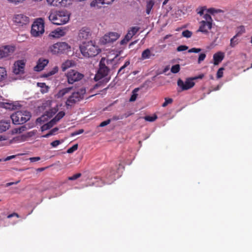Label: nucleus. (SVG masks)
Masks as SVG:
<instances>
[{"instance_id":"f257e3e1","label":"nucleus","mask_w":252,"mask_h":252,"mask_svg":"<svg viewBox=\"0 0 252 252\" xmlns=\"http://www.w3.org/2000/svg\"><path fill=\"white\" fill-rule=\"evenodd\" d=\"M82 45L80 46L82 54L86 58H91L96 56L100 51L98 47L92 41L85 42L82 41Z\"/></svg>"},{"instance_id":"f03ea898","label":"nucleus","mask_w":252,"mask_h":252,"mask_svg":"<svg viewBox=\"0 0 252 252\" xmlns=\"http://www.w3.org/2000/svg\"><path fill=\"white\" fill-rule=\"evenodd\" d=\"M48 18L53 24L61 25L68 22L69 15L66 11H56L51 13Z\"/></svg>"},{"instance_id":"7ed1b4c3","label":"nucleus","mask_w":252,"mask_h":252,"mask_svg":"<svg viewBox=\"0 0 252 252\" xmlns=\"http://www.w3.org/2000/svg\"><path fill=\"white\" fill-rule=\"evenodd\" d=\"M10 118L14 124H23L30 119L31 114L27 110L18 111L12 114Z\"/></svg>"},{"instance_id":"20e7f679","label":"nucleus","mask_w":252,"mask_h":252,"mask_svg":"<svg viewBox=\"0 0 252 252\" xmlns=\"http://www.w3.org/2000/svg\"><path fill=\"white\" fill-rule=\"evenodd\" d=\"M70 46L65 42H59L49 46L48 52L53 55L63 54L70 50Z\"/></svg>"},{"instance_id":"39448f33","label":"nucleus","mask_w":252,"mask_h":252,"mask_svg":"<svg viewBox=\"0 0 252 252\" xmlns=\"http://www.w3.org/2000/svg\"><path fill=\"white\" fill-rule=\"evenodd\" d=\"M32 35L34 37L42 35L44 32V21L40 18L37 19L33 23L31 31Z\"/></svg>"},{"instance_id":"423d86ee","label":"nucleus","mask_w":252,"mask_h":252,"mask_svg":"<svg viewBox=\"0 0 252 252\" xmlns=\"http://www.w3.org/2000/svg\"><path fill=\"white\" fill-rule=\"evenodd\" d=\"M86 90L84 89H81L79 91L73 93L65 102L67 108H68L69 106H71L76 102L83 99Z\"/></svg>"},{"instance_id":"0eeeda50","label":"nucleus","mask_w":252,"mask_h":252,"mask_svg":"<svg viewBox=\"0 0 252 252\" xmlns=\"http://www.w3.org/2000/svg\"><path fill=\"white\" fill-rule=\"evenodd\" d=\"M67 82L72 84L75 82H78L84 77V75L78 71L71 69L66 73Z\"/></svg>"},{"instance_id":"6e6552de","label":"nucleus","mask_w":252,"mask_h":252,"mask_svg":"<svg viewBox=\"0 0 252 252\" xmlns=\"http://www.w3.org/2000/svg\"><path fill=\"white\" fill-rule=\"evenodd\" d=\"M13 21L16 26L22 27L29 23L30 18L24 14H17L13 16Z\"/></svg>"},{"instance_id":"1a4fd4ad","label":"nucleus","mask_w":252,"mask_h":252,"mask_svg":"<svg viewBox=\"0 0 252 252\" xmlns=\"http://www.w3.org/2000/svg\"><path fill=\"white\" fill-rule=\"evenodd\" d=\"M109 71V68L101 61L99 63V69L94 76V80L97 81L101 79L108 75Z\"/></svg>"},{"instance_id":"9d476101","label":"nucleus","mask_w":252,"mask_h":252,"mask_svg":"<svg viewBox=\"0 0 252 252\" xmlns=\"http://www.w3.org/2000/svg\"><path fill=\"white\" fill-rule=\"evenodd\" d=\"M15 50V47L14 46L5 45L0 47V59L8 57Z\"/></svg>"},{"instance_id":"9b49d317","label":"nucleus","mask_w":252,"mask_h":252,"mask_svg":"<svg viewBox=\"0 0 252 252\" xmlns=\"http://www.w3.org/2000/svg\"><path fill=\"white\" fill-rule=\"evenodd\" d=\"M177 84L183 91H184L192 88L194 86L195 83L193 81L192 78H190L187 79L185 82L179 79L178 80Z\"/></svg>"},{"instance_id":"f8f14e48","label":"nucleus","mask_w":252,"mask_h":252,"mask_svg":"<svg viewBox=\"0 0 252 252\" xmlns=\"http://www.w3.org/2000/svg\"><path fill=\"white\" fill-rule=\"evenodd\" d=\"M212 28V23L209 22H206L201 21L200 22V26L198 30L196 32H201L205 34L208 33V31L211 30Z\"/></svg>"},{"instance_id":"ddd939ff","label":"nucleus","mask_w":252,"mask_h":252,"mask_svg":"<svg viewBox=\"0 0 252 252\" xmlns=\"http://www.w3.org/2000/svg\"><path fill=\"white\" fill-rule=\"evenodd\" d=\"M91 33L89 29L87 28H82L79 32L78 38L80 40H87L90 38Z\"/></svg>"},{"instance_id":"4468645a","label":"nucleus","mask_w":252,"mask_h":252,"mask_svg":"<svg viewBox=\"0 0 252 252\" xmlns=\"http://www.w3.org/2000/svg\"><path fill=\"white\" fill-rule=\"evenodd\" d=\"M25 66V63L22 60L18 61L14 64L13 72L15 74H19L23 72Z\"/></svg>"},{"instance_id":"2eb2a0df","label":"nucleus","mask_w":252,"mask_h":252,"mask_svg":"<svg viewBox=\"0 0 252 252\" xmlns=\"http://www.w3.org/2000/svg\"><path fill=\"white\" fill-rule=\"evenodd\" d=\"M120 36V35L115 32H111L107 34H105L103 37L104 42L110 43L116 41Z\"/></svg>"},{"instance_id":"dca6fc26","label":"nucleus","mask_w":252,"mask_h":252,"mask_svg":"<svg viewBox=\"0 0 252 252\" xmlns=\"http://www.w3.org/2000/svg\"><path fill=\"white\" fill-rule=\"evenodd\" d=\"M66 32L65 30L57 28L52 31L49 34V36L52 38H58L65 35Z\"/></svg>"},{"instance_id":"f3484780","label":"nucleus","mask_w":252,"mask_h":252,"mask_svg":"<svg viewBox=\"0 0 252 252\" xmlns=\"http://www.w3.org/2000/svg\"><path fill=\"white\" fill-rule=\"evenodd\" d=\"M115 174L116 172L114 170L110 169L108 173H107L105 177L104 181L107 184H111L115 180Z\"/></svg>"},{"instance_id":"a211bd4d","label":"nucleus","mask_w":252,"mask_h":252,"mask_svg":"<svg viewBox=\"0 0 252 252\" xmlns=\"http://www.w3.org/2000/svg\"><path fill=\"white\" fill-rule=\"evenodd\" d=\"M48 60L46 59H39L37 65L34 67V70L36 71H41L48 64Z\"/></svg>"},{"instance_id":"6ab92c4d","label":"nucleus","mask_w":252,"mask_h":252,"mask_svg":"<svg viewBox=\"0 0 252 252\" xmlns=\"http://www.w3.org/2000/svg\"><path fill=\"white\" fill-rule=\"evenodd\" d=\"M224 57V53L221 52H218L213 55L214 64L218 65L220 63Z\"/></svg>"},{"instance_id":"aec40b11","label":"nucleus","mask_w":252,"mask_h":252,"mask_svg":"<svg viewBox=\"0 0 252 252\" xmlns=\"http://www.w3.org/2000/svg\"><path fill=\"white\" fill-rule=\"evenodd\" d=\"M10 126V122L9 121H0V133L5 131L9 129Z\"/></svg>"},{"instance_id":"412c9836","label":"nucleus","mask_w":252,"mask_h":252,"mask_svg":"<svg viewBox=\"0 0 252 252\" xmlns=\"http://www.w3.org/2000/svg\"><path fill=\"white\" fill-rule=\"evenodd\" d=\"M2 106L3 108L10 110L16 109L18 106H20L16 102H4Z\"/></svg>"},{"instance_id":"4be33fe9","label":"nucleus","mask_w":252,"mask_h":252,"mask_svg":"<svg viewBox=\"0 0 252 252\" xmlns=\"http://www.w3.org/2000/svg\"><path fill=\"white\" fill-rule=\"evenodd\" d=\"M74 65V63L73 61L71 60H67L62 64V71H64L68 68L73 66Z\"/></svg>"},{"instance_id":"5701e85b","label":"nucleus","mask_w":252,"mask_h":252,"mask_svg":"<svg viewBox=\"0 0 252 252\" xmlns=\"http://www.w3.org/2000/svg\"><path fill=\"white\" fill-rule=\"evenodd\" d=\"M151 56H154V54H152L150 49L147 48L142 52L141 59L142 60L149 59Z\"/></svg>"},{"instance_id":"b1692460","label":"nucleus","mask_w":252,"mask_h":252,"mask_svg":"<svg viewBox=\"0 0 252 252\" xmlns=\"http://www.w3.org/2000/svg\"><path fill=\"white\" fill-rule=\"evenodd\" d=\"M72 89V87H68L63 89L62 90H60L57 94V97L60 98L63 97L66 94L68 93Z\"/></svg>"},{"instance_id":"393cba45","label":"nucleus","mask_w":252,"mask_h":252,"mask_svg":"<svg viewBox=\"0 0 252 252\" xmlns=\"http://www.w3.org/2000/svg\"><path fill=\"white\" fill-rule=\"evenodd\" d=\"M103 4H104V3L102 0H94L91 2L90 6L92 7L99 8Z\"/></svg>"},{"instance_id":"a878e982","label":"nucleus","mask_w":252,"mask_h":252,"mask_svg":"<svg viewBox=\"0 0 252 252\" xmlns=\"http://www.w3.org/2000/svg\"><path fill=\"white\" fill-rule=\"evenodd\" d=\"M63 0H46L49 5L56 6H59L60 4H64Z\"/></svg>"},{"instance_id":"bb28decb","label":"nucleus","mask_w":252,"mask_h":252,"mask_svg":"<svg viewBox=\"0 0 252 252\" xmlns=\"http://www.w3.org/2000/svg\"><path fill=\"white\" fill-rule=\"evenodd\" d=\"M56 121L55 120H54V118L51 120L49 122L47 123V124L44 125L41 128L42 130H47L48 129H50L54 125L56 124Z\"/></svg>"},{"instance_id":"cd10ccee","label":"nucleus","mask_w":252,"mask_h":252,"mask_svg":"<svg viewBox=\"0 0 252 252\" xmlns=\"http://www.w3.org/2000/svg\"><path fill=\"white\" fill-rule=\"evenodd\" d=\"M7 76V71L5 68L0 67V82L6 79Z\"/></svg>"},{"instance_id":"c85d7f7f","label":"nucleus","mask_w":252,"mask_h":252,"mask_svg":"<svg viewBox=\"0 0 252 252\" xmlns=\"http://www.w3.org/2000/svg\"><path fill=\"white\" fill-rule=\"evenodd\" d=\"M154 5V1L153 0H150L147 1L146 4V13L149 14Z\"/></svg>"},{"instance_id":"c756f323","label":"nucleus","mask_w":252,"mask_h":252,"mask_svg":"<svg viewBox=\"0 0 252 252\" xmlns=\"http://www.w3.org/2000/svg\"><path fill=\"white\" fill-rule=\"evenodd\" d=\"M37 86L41 88V92L42 94L46 93L48 91L49 87L44 83H38Z\"/></svg>"},{"instance_id":"7c9ffc66","label":"nucleus","mask_w":252,"mask_h":252,"mask_svg":"<svg viewBox=\"0 0 252 252\" xmlns=\"http://www.w3.org/2000/svg\"><path fill=\"white\" fill-rule=\"evenodd\" d=\"M129 64H130L129 61H126L125 63V64L122 66H121V68L119 69L118 72V75H121L125 73L124 69H125V68L126 67H127L128 65H129Z\"/></svg>"},{"instance_id":"2f4dec72","label":"nucleus","mask_w":252,"mask_h":252,"mask_svg":"<svg viewBox=\"0 0 252 252\" xmlns=\"http://www.w3.org/2000/svg\"><path fill=\"white\" fill-rule=\"evenodd\" d=\"M237 36L235 35L232 38H231L230 43V46L231 47L233 48L238 44L239 41L238 39H237Z\"/></svg>"},{"instance_id":"473e14b6","label":"nucleus","mask_w":252,"mask_h":252,"mask_svg":"<svg viewBox=\"0 0 252 252\" xmlns=\"http://www.w3.org/2000/svg\"><path fill=\"white\" fill-rule=\"evenodd\" d=\"M64 115H65V113L63 111H60L54 118V120H55L56 121V122H58L62 118H63Z\"/></svg>"},{"instance_id":"72a5a7b5","label":"nucleus","mask_w":252,"mask_h":252,"mask_svg":"<svg viewBox=\"0 0 252 252\" xmlns=\"http://www.w3.org/2000/svg\"><path fill=\"white\" fill-rule=\"evenodd\" d=\"M158 118V117L156 115H154L153 116H145L144 117V119L146 121H149V122H154L155 121V120H156Z\"/></svg>"},{"instance_id":"f704fd0d","label":"nucleus","mask_w":252,"mask_h":252,"mask_svg":"<svg viewBox=\"0 0 252 252\" xmlns=\"http://www.w3.org/2000/svg\"><path fill=\"white\" fill-rule=\"evenodd\" d=\"M139 89L138 88H135L133 91V94H132L131 95L130 99H129V101H131V102H132V101H134L136 100L137 97V95L138 94L136 93L138 91Z\"/></svg>"},{"instance_id":"c9c22d12","label":"nucleus","mask_w":252,"mask_h":252,"mask_svg":"<svg viewBox=\"0 0 252 252\" xmlns=\"http://www.w3.org/2000/svg\"><path fill=\"white\" fill-rule=\"evenodd\" d=\"M180 65L178 64H177L174 65H173L171 67V72H172L173 73H177L180 71Z\"/></svg>"},{"instance_id":"e433bc0d","label":"nucleus","mask_w":252,"mask_h":252,"mask_svg":"<svg viewBox=\"0 0 252 252\" xmlns=\"http://www.w3.org/2000/svg\"><path fill=\"white\" fill-rule=\"evenodd\" d=\"M139 28L138 27H133L130 28V29L128 31L129 32H130V34L132 36H134L139 31Z\"/></svg>"},{"instance_id":"4c0bfd02","label":"nucleus","mask_w":252,"mask_h":252,"mask_svg":"<svg viewBox=\"0 0 252 252\" xmlns=\"http://www.w3.org/2000/svg\"><path fill=\"white\" fill-rule=\"evenodd\" d=\"M182 36L187 37L189 38L191 36L192 33L191 31H189L188 30L183 31L182 33Z\"/></svg>"},{"instance_id":"58836bf2","label":"nucleus","mask_w":252,"mask_h":252,"mask_svg":"<svg viewBox=\"0 0 252 252\" xmlns=\"http://www.w3.org/2000/svg\"><path fill=\"white\" fill-rule=\"evenodd\" d=\"M164 102L162 104V106L163 107H165L168 105V104H171L173 102V99L170 98L165 97L164 98Z\"/></svg>"},{"instance_id":"ea45409f","label":"nucleus","mask_w":252,"mask_h":252,"mask_svg":"<svg viewBox=\"0 0 252 252\" xmlns=\"http://www.w3.org/2000/svg\"><path fill=\"white\" fill-rule=\"evenodd\" d=\"M203 18L204 19V20H202V21H204L206 22H210L213 24V19L211 17V16L208 14H205Z\"/></svg>"},{"instance_id":"a19ab883","label":"nucleus","mask_w":252,"mask_h":252,"mask_svg":"<svg viewBox=\"0 0 252 252\" xmlns=\"http://www.w3.org/2000/svg\"><path fill=\"white\" fill-rule=\"evenodd\" d=\"M59 130L58 127H55L52 129L48 133L46 134L44 136L45 137H48L49 136L55 134V132H56Z\"/></svg>"},{"instance_id":"79ce46f5","label":"nucleus","mask_w":252,"mask_h":252,"mask_svg":"<svg viewBox=\"0 0 252 252\" xmlns=\"http://www.w3.org/2000/svg\"><path fill=\"white\" fill-rule=\"evenodd\" d=\"M238 29L239 30V31L237 32V33L236 34V35L237 36L241 35L242 33L245 32V29L244 26H241L239 27Z\"/></svg>"},{"instance_id":"37998d69","label":"nucleus","mask_w":252,"mask_h":252,"mask_svg":"<svg viewBox=\"0 0 252 252\" xmlns=\"http://www.w3.org/2000/svg\"><path fill=\"white\" fill-rule=\"evenodd\" d=\"M77 149H78V144H75L67 150V153H69V154L72 153L73 152H74V151L77 150Z\"/></svg>"},{"instance_id":"c03bdc74","label":"nucleus","mask_w":252,"mask_h":252,"mask_svg":"<svg viewBox=\"0 0 252 252\" xmlns=\"http://www.w3.org/2000/svg\"><path fill=\"white\" fill-rule=\"evenodd\" d=\"M81 176V174L80 173H78L73 175L72 176L69 177L68 178V180H70V181L75 180L77 179L80 178Z\"/></svg>"},{"instance_id":"a18cd8bd","label":"nucleus","mask_w":252,"mask_h":252,"mask_svg":"<svg viewBox=\"0 0 252 252\" xmlns=\"http://www.w3.org/2000/svg\"><path fill=\"white\" fill-rule=\"evenodd\" d=\"M224 70V68L221 67L219 68L217 73V77L218 78H220L223 76V70Z\"/></svg>"},{"instance_id":"49530a36","label":"nucleus","mask_w":252,"mask_h":252,"mask_svg":"<svg viewBox=\"0 0 252 252\" xmlns=\"http://www.w3.org/2000/svg\"><path fill=\"white\" fill-rule=\"evenodd\" d=\"M58 67L57 66H55V67L53 68V69H52V70H51V71L49 72L46 76H51L52 75H54L55 74V73H56L57 72H58Z\"/></svg>"},{"instance_id":"de8ad7c7","label":"nucleus","mask_w":252,"mask_h":252,"mask_svg":"<svg viewBox=\"0 0 252 252\" xmlns=\"http://www.w3.org/2000/svg\"><path fill=\"white\" fill-rule=\"evenodd\" d=\"M206 57V55L205 53H201L199 56V57H198V63H200L201 62L203 61L205 58Z\"/></svg>"},{"instance_id":"09e8293b","label":"nucleus","mask_w":252,"mask_h":252,"mask_svg":"<svg viewBox=\"0 0 252 252\" xmlns=\"http://www.w3.org/2000/svg\"><path fill=\"white\" fill-rule=\"evenodd\" d=\"M188 49V47L186 45H180L177 48V51L178 52H181L186 51Z\"/></svg>"},{"instance_id":"8fccbe9b","label":"nucleus","mask_w":252,"mask_h":252,"mask_svg":"<svg viewBox=\"0 0 252 252\" xmlns=\"http://www.w3.org/2000/svg\"><path fill=\"white\" fill-rule=\"evenodd\" d=\"M84 132V129H79L78 130H77V131H75L73 132H72L71 134H70V136L73 137V136H76L77 135H78V134H81L83 132Z\"/></svg>"},{"instance_id":"3c124183","label":"nucleus","mask_w":252,"mask_h":252,"mask_svg":"<svg viewBox=\"0 0 252 252\" xmlns=\"http://www.w3.org/2000/svg\"><path fill=\"white\" fill-rule=\"evenodd\" d=\"M201 51L200 48H192L188 50L189 53H199Z\"/></svg>"},{"instance_id":"603ef678","label":"nucleus","mask_w":252,"mask_h":252,"mask_svg":"<svg viewBox=\"0 0 252 252\" xmlns=\"http://www.w3.org/2000/svg\"><path fill=\"white\" fill-rule=\"evenodd\" d=\"M110 122H111V119H108L106 121L101 122L99 125V126H100V127L105 126L108 125V124H109L110 123Z\"/></svg>"},{"instance_id":"864d4df0","label":"nucleus","mask_w":252,"mask_h":252,"mask_svg":"<svg viewBox=\"0 0 252 252\" xmlns=\"http://www.w3.org/2000/svg\"><path fill=\"white\" fill-rule=\"evenodd\" d=\"M206 7H201L197 9V13L199 14L200 15H202L204 13V11L205 10H206Z\"/></svg>"},{"instance_id":"5fc2aeb1","label":"nucleus","mask_w":252,"mask_h":252,"mask_svg":"<svg viewBox=\"0 0 252 252\" xmlns=\"http://www.w3.org/2000/svg\"><path fill=\"white\" fill-rule=\"evenodd\" d=\"M207 12L211 13V14H214L215 13H218V12L220 11V10H217V9H216L214 8H209L207 10Z\"/></svg>"},{"instance_id":"6e6d98bb","label":"nucleus","mask_w":252,"mask_h":252,"mask_svg":"<svg viewBox=\"0 0 252 252\" xmlns=\"http://www.w3.org/2000/svg\"><path fill=\"white\" fill-rule=\"evenodd\" d=\"M61 144V142L59 140H55L51 143V145L53 147H55L58 146L59 144Z\"/></svg>"},{"instance_id":"4d7b16f0","label":"nucleus","mask_w":252,"mask_h":252,"mask_svg":"<svg viewBox=\"0 0 252 252\" xmlns=\"http://www.w3.org/2000/svg\"><path fill=\"white\" fill-rule=\"evenodd\" d=\"M133 37L132 35L130 34V32H128L127 33L126 35L125 38L127 41H129L131 38Z\"/></svg>"},{"instance_id":"13d9d810","label":"nucleus","mask_w":252,"mask_h":252,"mask_svg":"<svg viewBox=\"0 0 252 252\" xmlns=\"http://www.w3.org/2000/svg\"><path fill=\"white\" fill-rule=\"evenodd\" d=\"M29 159L31 161V162H36V161L39 160L40 159V157H32V158H30Z\"/></svg>"},{"instance_id":"bf43d9fd","label":"nucleus","mask_w":252,"mask_h":252,"mask_svg":"<svg viewBox=\"0 0 252 252\" xmlns=\"http://www.w3.org/2000/svg\"><path fill=\"white\" fill-rule=\"evenodd\" d=\"M25 127L23 126L16 129V132L20 133L25 130Z\"/></svg>"},{"instance_id":"052dcab7","label":"nucleus","mask_w":252,"mask_h":252,"mask_svg":"<svg viewBox=\"0 0 252 252\" xmlns=\"http://www.w3.org/2000/svg\"><path fill=\"white\" fill-rule=\"evenodd\" d=\"M13 217H16L17 218H19V215L16 213H13L11 214H9L7 216V218H11Z\"/></svg>"},{"instance_id":"680f3d73","label":"nucleus","mask_w":252,"mask_h":252,"mask_svg":"<svg viewBox=\"0 0 252 252\" xmlns=\"http://www.w3.org/2000/svg\"><path fill=\"white\" fill-rule=\"evenodd\" d=\"M56 113L55 110H51L50 111L47 112V116L48 117H52L53 115H54Z\"/></svg>"},{"instance_id":"e2e57ef3","label":"nucleus","mask_w":252,"mask_h":252,"mask_svg":"<svg viewBox=\"0 0 252 252\" xmlns=\"http://www.w3.org/2000/svg\"><path fill=\"white\" fill-rule=\"evenodd\" d=\"M20 182V181H18L16 182H9V183H8L6 184V187H9V186H12L13 185H16L18 183Z\"/></svg>"},{"instance_id":"0e129e2a","label":"nucleus","mask_w":252,"mask_h":252,"mask_svg":"<svg viewBox=\"0 0 252 252\" xmlns=\"http://www.w3.org/2000/svg\"><path fill=\"white\" fill-rule=\"evenodd\" d=\"M104 4H111L114 0H102Z\"/></svg>"},{"instance_id":"69168bd1","label":"nucleus","mask_w":252,"mask_h":252,"mask_svg":"<svg viewBox=\"0 0 252 252\" xmlns=\"http://www.w3.org/2000/svg\"><path fill=\"white\" fill-rule=\"evenodd\" d=\"M203 77H204V74H201L197 76L192 78V79L193 80H196L197 79H202L203 78Z\"/></svg>"},{"instance_id":"338daca9","label":"nucleus","mask_w":252,"mask_h":252,"mask_svg":"<svg viewBox=\"0 0 252 252\" xmlns=\"http://www.w3.org/2000/svg\"><path fill=\"white\" fill-rule=\"evenodd\" d=\"M128 41L124 38L123 40L121 41V44L123 45L126 44Z\"/></svg>"},{"instance_id":"774afa93","label":"nucleus","mask_w":252,"mask_h":252,"mask_svg":"<svg viewBox=\"0 0 252 252\" xmlns=\"http://www.w3.org/2000/svg\"><path fill=\"white\" fill-rule=\"evenodd\" d=\"M44 170V168H39L36 169L37 171H43Z\"/></svg>"}]
</instances>
